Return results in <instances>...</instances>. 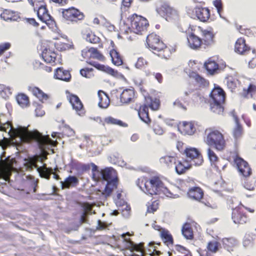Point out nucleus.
Here are the masks:
<instances>
[{"label": "nucleus", "instance_id": "obj_1", "mask_svg": "<svg viewBox=\"0 0 256 256\" xmlns=\"http://www.w3.org/2000/svg\"><path fill=\"white\" fill-rule=\"evenodd\" d=\"M15 134L24 142H36L42 150L49 146H56L58 142L52 140L49 136H44L38 130H29L27 127H18L14 130Z\"/></svg>", "mask_w": 256, "mask_h": 256}, {"label": "nucleus", "instance_id": "obj_2", "mask_svg": "<svg viewBox=\"0 0 256 256\" xmlns=\"http://www.w3.org/2000/svg\"><path fill=\"white\" fill-rule=\"evenodd\" d=\"M136 184L144 193L152 196L160 194L166 188L164 182L158 176L150 178L141 176L136 180Z\"/></svg>", "mask_w": 256, "mask_h": 256}, {"label": "nucleus", "instance_id": "obj_3", "mask_svg": "<svg viewBox=\"0 0 256 256\" xmlns=\"http://www.w3.org/2000/svg\"><path fill=\"white\" fill-rule=\"evenodd\" d=\"M226 99V93L220 86H214L210 94V109L216 114H222L224 104Z\"/></svg>", "mask_w": 256, "mask_h": 256}, {"label": "nucleus", "instance_id": "obj_4", "mask_svg": "<svg viewBox=\"0 0 256 256\" xmlns=\"http://www.w3.org/2000/svg\"><path fill=\"white\" fill-rule=\"evenodd\" d=\"M146 42L148 48L156 52L158 56L165 59L170 57L172 52L170 48L164 43L156 34H149L147 36Z\"/></svg>", "mask_w": 256, "mask_h": 256}, {"label": "nucleus", "instance_id": "obj_5", "mask_svg": "<svg viewBox=\"0 0 256 256\" xmlns=\"http://www.w3.org/2000/svg\"><path fill=\"white\" fill-rule=\"evenodd\" d=\"M126 22L130 30L140 35L146 32L150 26L146 18L136 14L130 16L127 18Z\"/></svg>", "mask_w": 256, "mask_h": 256}, {"label": "nucleus", "instance_id": "obj_6", "mask_svg": "<svg viewBox=\"0 0 256 256\" xmlns=\"http://www.w3.org/2000/svg\"><path fill=\"white\" fill-rule=\"evenodd\" d=\"M207 133L206 143L213 146L218 150H222L226 147V141L222 132L214 128H210L206 130Z\"/></svg>", "mask_w": 256, "mask_h": 256}, {"label": "nucleus", "instance_id": "obj_7", "mask_svg": "<svg viewBox=\"0 0 256 256\" xmlns=\"http://www.w3.org/2000/svg\"><path fill=\"white\" fill-rule=\"evenodd\" d=\"M62 20L68 24H75L84 20L85 15L79 9L71 6L67 8H61Z\"/></svg>", "mask_w": 256, "mask_h": 256}, {"label": "nucleus", "instance_id": "obj_8", "mask_svg": "<svg viewBox=\"0 0 256 256\" xmlns=\"http://www.w3.org/2000/svg\"><path fill=\"white\" fill-rule=\"evenodd\" d=\"M188 15L192 18L197 19L202 22H209L210 18V12L208 8L196 6L187 9Z\"/></svg>", "mask_w": 256, "mask_h": 256}, {"label": "nucleus", "instance_id": "obj_9", "mask_svg": "<svg viewBox=\"0 0 256 256\" xmlns=\"http://www.w3.org/2000/svg\"><path fill=\"white\" fill-rule=\"evenodd\" d=\"M182 154L185 156L186 160L192 165L199 166L204 162L202 156L200 152L196 148L192 147L186 148Z\"/></svg>", "mask_w": 256, "mask_h": 256}, {"label": "nucleus", "instance_id": "obj_10", "mask_svg": "<svg viewBox=\"0 0 256 256\" xmlns=\"http://www.w3.org/2000/svg\"><path fill=\"white\" fill-rule=\"evenodd\" d=\"M156 11L168 22L176 20L179 18L178 12L166 3H162L157 7Z\"/></svg>", "mask_w": 256, "mask_h": 256}, {"label": "nucleus", "instance_id": "obj_11", "mask_svg": "<svg viewBox=\"0 0 256 256\" xmlns=\"http://www.w3.org/2000/svg\"><path fill=\"white\" fill-rule=\"evenodd\" d=\"M196 26H190L186 34L187 44L191 49L198 50L203 48L201 38L195 34Z\"/></svg>", "mask_w": 256, "mask_h": 256}, {"label": "nucleus", "instance_id": "obj_12", "mask_svg": "<svg viewBox=\"0 0 256 256\" xmlns=\"http://www.w3.org/2000/svg\"><path fill=\"white\" fill-rule=\"evenodd\" d=\"M202 38V43L204 48H208L212 46L216 43V34L212 28L208 29H204L202 27L198 26Z\"/></svg>", "mask_w": 256, "mask_h": 256}, {"label": "nucleus", "instance_id": "obj_13", "mask_svg": "<svg viewBox=\"0 0 256 256\" xmlns=\"http://www.w3.org/2000/svg\"><path fill=\"white\" fill-rule=\"evenodd\" d=\"M232 218L236 224H244L249 220L246 212V208L244 206H238L232 210Z\"/></svg>", "mask_w": 256, "mask_h": 256}, {"label": "nucleus", "instance_id": "obj_14", "mask_svg": "<svg viewBox=\"0 0 256 256\" xmlns=\"http://www.w3.org/2000/svg\"><path fill=\"white\" fill-rule=\"evenodd\" d=\"M244 86L240 92V96L243 98H252L256 94V82L250 79H246L244 82Z\"/></svg>", "mask_w": 256, "mask_h": 256}, {"label": "nucleus", "instance_id": "obj_15", "mask_svg": "<svg viewBox=\"0 0 256 256\" xmlns=\"http://www.w3.org/2000/svg\"><path fill=\"white\" fill-rule=\"evenodd\" d=\"M67 98L72 108L78 115L82 116L85 114L84 106L78 96L74 94H68Z\"/></svg>", "mask_w": 256, "mask_h": 256}, {"label": "nucleus", "instance_id": "obj_16", "mask_svg": "<svg viewBox=\"0 0 256 256\" xmlns=\"http://www.w3.org/2000/svg\"><path fill=\"white\" fill-rule=\"evenodd\" d=\"M234 160L241 174L244 177L251 175L252 170L248 162L238 156H235Z\"/></svg>", "mask_w": 256, "mask_h": 256}, {"label": "nucleus", "instance_id": "obj_17", "mask_svg": "<svg viewBox=\"0 0 256 256\" xmlns=\"http://www.w3.org/2000/svg\"><path fill=\"white\" fill-rule=\"evenodd\" d=\"M82 56L86 60L91 58L97 59L100 60H104V56L96 48H86L81 52Z\"/></svg>", "mask_w": 256, "mask_h": 256}, {"label": "nucleus", "instance_id": "obj_18", "mask_svg": "<svg viewBox=\"0 0 256 256\" xmlns=\"http://www.w3.org/2000/svg\"><path fill=\"white\" fill-rule=\"evenodd\" d=\"M136 98V92L134 88H128L123 90L120 95V102L122 104L134 102Z\"/></svg>", "mask_w": 256, "mask_h": 256}, {"label": "nucleus", "instance_id": "obj_19", "mask_svg": "<svg viewBox=\"0 0 256 256\" xmlns=\"http://www.w3.org/2000/svg\"><path fill=\"white\" fill-rule=\"evenodd\" d=\"M37 15L38 18L47 25H52L54 22L46 6H41L38 8L37 10Z\"/></svg>", "mask_w": 256, "mask_h": 256}, {"label": "nucleus", "instance_id": "obj_20", "mask_svg": "<svg viewBox=\"0 0 256 256\" xmlns=\"http://www.w3.org/2000/svg\"><path fill=\"white\" fill-rule=\"evenodd\" d=\"M175 170L178 174H185L188 170L192 167V164L190 163L186 159L178 160L176 162Z\"/></svg>", "mask_w": 256, "mask_h": 256}, {"label": "nucleus", "instance_id": "obj_21", "mask_svg": "<svg viewBox=\"0 0 256 256\" xmlns=\"http://www.w3.org/2000/svg\"><path fill=\"white\" fill-rule=\"evenodd\" d=\"M137 111L140 119L148 126H150L152 120L149 116L148 106L146 104H142Z\"/></svg>", "mask_w": 256, "mask_h": 256}, {"label": "nucleus", "instance_id": "obj_22", "mask_svg": "<svg viewBox=\"0 0 256 256\" xmlns=\"http://www.w3.org/2000/svg\"><path fill=\"white\" fill-rule=\"evenodd\" d=\"M188 196L192 200L200 202L204 197V193L200 188L194 186L189 189L188 192Z\"/></svg>", "mask_w": 256, "mask_h": 256}, {"label": "nucleus", "instance_id": "obj_23", "mask_svg": "<svg viewBox=\"0 0 256 256\" xmlns=\"http://www.w3.org/2000/svg\"><path fill=\"white\" fill-rule=\"evenodd\" d=\"M54 78L63 81L70 82L72 76L69 70L63 68H58L54 71Z\"/></svg>", "mask_w": 256, "mask_h": 256}, {"label": "nucleus", "instance_id": "obj_24", "mask_svg": "<svg viewBox=\"0 0 256 256\" xmlns=\"http://www.w3.org/2000/svg\"><path fill=\"white\" fill-rule=\"evenodd\" d=\"M100 118V123L103 126L106 125H115L120 126H126L127 124L120 120L116 118L111 116L106 117L104 119Z\"/></svg>", "mask_w": 256, "mask_h": 256}, {"label": "nucleus", "instance_id": "obj_25", "mask_svg": "<svg viewBox=\"0 0 256 256\" xmlns=\"http://www.w3.org/2000/svg\"><path fill=\"white\" fill-rule=\"evenodd\" d=\"M179 130L184 134L192 135L196 131V128L192 122H183L180 124Z\"/></svg>", "mask_w": 256, "mask_h": 256}, {"label": "nucleus", "instance_id": "obj_26", "mask_svg": "<svg viewBox=\"0 0 256 256\" xmlns=\"http://www.w3.org/2000/svg\"><path fill=\"white\" fill-rule=\"evenodd\" d=\"M194 226V222L185 223L182 229V232L183 236L187 240H192L194 238L193 226Z\"/></svg>", "mask_w": 256, "mask_h": 256}, {"label": "nucleus", "instance_id": "obj_27", "mask_svg": "<svg viewBox=\"0 0 256 256\" xmlns=\"http://www.w3.org/2000/svg\"><path fill=\"white\" fill-rule=\"evenodd\" d=\"M89 64L98 70L104 72L110 76H115L118 74L117 70H114L108 66L100 64L96 62H90Z\"/></svg>", "mask_w": 256, "mask_h": 256}, {"label": "nucleus", "instance_id": "obj_28", "mask_svg": "<svg viewBox=\"0 0 256 256\" xmlns=\"http://www.w3.org/2000/svg\"><path fill=\"white\" fill-rule=\"evenodd\" d=\"M62 189L70 188L76 186L79 184V180L77 177L73 176H69L64 182H61Z\"/></svg>", "mask_w": 256, "mask_h": 256}, {"label": "nucleus", "instance_id": "obj_29", "mask_svg": "<svg viewBox=\"0 0 256 256\" xmlns=\"http://www.w3.org/2000/svg\"><path fill=\"white\" fill-rule=\"evenodd\" d=\"M177 158L176 154L174 155H166L160 158V162L163 166L172 168L173 165L176 164Z\"/></svg>", "mask_w": 256, "mask_h": 256}, {"label": "nucleus", "instance_id": "obj_30", "mask_svg": "<svg viewBox=\"0 0 256 256\" xmlns=\"http://www.w3.org/2000/svg\"><path fill=\"white\" fill-rule=\"evenodd\" d=\"M234 50L238 54H244L249 51L250 48L246 44V40L244 38H240L236 40L235 43Z\"/></svg>", "mask_w": 256, "mask_h": 256}, {"label": "nucleus", "instance_id": "obj_31", "mask_svg": "<svg viewBox=\"0 0 256 256\" xmlns=\"http://www.w3.org/2000/svg\"><path fill=\"white\" fill-rule=\"evenodd\" d=\"M98 106L103 108H107L110 104V99L108 94L102 90H99L98 92Z\"/></svg>", "mask_w": 256, "mask_h": 256}, {"label": "nucleus", "instance_id": "obj_32", "mask_svg": "<svg viewBox=\"0 0 256 256\" xmlns=\"http://www.w3.org/2000/svg\"><path fill=\"white\" fill-rule=\"evenodd\" d=\"M42 56L47 63L53 64L56 62L57 54L54 52L46 48L42 52Z\"/></svg>", "mask_w": 256, "mask_h": 256}, {"label": "nucleus", "instance_id": "obj_33", "mask_svg": "<svg viewBox=\"0 0 256 256\" xmlns=\"http://www.w3.org/2000/svg\"><path fill=\"white\" fill-rule=\"evenodd\" d=\"M112 180H109L107 182V184L104 188L102 194H104L106 197L110 196L112 190L114 189L117 188L118 184V178H114Z\"/></svg>", "mask_w": 256, "mask_h": 256}, {"label": "nucleus", "instance_id": "obj_34", "mask_svg": "<svg viewBox=\"0 0 256 256\" xmlns=\"http://www.w3.org/2000/svg\"><path fill=\"white\" fill-rule=\"evenodd\" d=\"M225 81L228 88L232 92H235L239 84V80L234 76L228 75L226 77Z\"/></svg>", "mask_w": 256, "mask_h": 256}, {"label": "nucleus", "instance_id": "obj_35", "mask_svg": "<svg viewBox=\"0 0 256 256\" xmlns=\"http://www.w3.org/2000/svg\"><path fill=\"white\" fill-rule=\"evenodd\" d=\"M146 104L152 110H158L160 107V100L158 98L150 96L145 97Z\"/></svg>", "mask_w": 256, "mask_h": 256}, {"label": "nucleus", "instance_id": "obj_36", "mask_svg": "<svg viewBox=\"0 0 256 256\" xmlns=\"http://www.w3.org/2000/svg\"><path fill=\"white\" fill-rule=\"evenodd\" d=\"M28 90L40 101L46 100L48 98V95L36 86H29Z\"/></svg>", "mask_w": 256, "mask_h": 256}, {"label": "nucleus", "instance_id": "obj_37", "mask_svg": "<svg viewBox=\"0 0 256 256\" xmlns=\"http://www.w3.org/2000/svg\"><path fill=\"white\" fill-rule=\"evenodd\" d=\"M110 55L112 63L116 66H120L123 64V59L121 54L115 49L113 48L110 51Z\"/></svg>", "mask_w": 256, "mask_h": 256}, {"label": "nucleus", "instance_id": "obj_38", "mask_svg": "<svg viewBox=\"0 0 256 256\" xmlns=\"http://www.w3.org/2000/svg\"><path fill=\"white\" fill-rule=\"evenodd\" d=\"M0 17L6 21H15L19 18L16 12L10 10H3L0 14Z\"/></svg>", "mask_w": 256, "mask_h": 256}, {"label": "nucleus", "instance_id": "obj_39", "mask_svg": "<svg viewBox=\"0 0 256 256\" xmlns=\"http://www.w3.org/2000/svg\"><path fill=\"white\" fill-rule=\"evenodd\" d=\"M100 174L104 180L107 182L112 180L114 178H118L116 176V171L110 168H106L100 171Z\"/></svg>", "mask_w": 256, "mask_h": 256}, {"label": "nucleus", "instance_id": "obj_40", "mask_svg": "<svg viewBox=\"0 0 256 256\" xmlns=\"http://www.w3.org/2000/svg\"><path fill=\"white\" fill-rule=\"evenodd\" d=\"M190 76L194 80L200 87H206L209 85V82L208 80L194 72L190 73Z\"/></svg>", "mask_w": 256, "mask_h": 256}, {"label": "nucleus", "instance_id": "obj_41", "mask_svg": "<svg viewBox=\"0 0 256 256\" xmlns=\"http://www.w3.org/2000/svg\"><path fill=\"white\" fill-rule=\"evenodd\" d=\"M204 67L209 74H212L218 70L219 65L212 58H210L204 63Z\"/></svg>", "mask_w": 256, "mask_h": 256}, {"label": "nucleus", "instance_id": "obj_42", "mask_svg": "<svg viewBox=\"0 0 256 256\" xmlns=\"http://www.w3.org/2000/svg\"><path fill=\"white\" fill-rule=\"evenodd\" d=\"M236 126L232 130V135L236 140L240 138L244 133V129L242 125L240 124L238 118H235Z\"/></svg>", "mask_w": 256, "mask_h": 256}, {"label": "nucleus", "instance_id": "obj_43", "mask_svg": "<svg viewBox=\"0 0 256 256\" xmlns=\"http://www.w3.org/2000/svg\"><path fill=\"white\" fill-rule=\"evenodd\" d=\"M37 170L41 178L49 180L52 173L53 169L52 168H47L46 164H44L42 166L38 167Z\"/></svg>", "mask_w": 256, "mask_h": 256}, {"label": "nucleus", "instance_id": "obj_44", "mask_svg": "<svg viewBox=\"0 0 256 256\" xmlns=\"http://www.w3.org/2000/svg\"><path fill=\"white\" fill-rule=\"evenodd\" d=\"M84 35L86 40L92 44H98L100 40V38L90 30H86Z\"/></svg>", "mask_w": 256, "mask_h": 256}, {"label": "nucleus", "instance_id": "obj_45", "mask_svg": "<svg viewBox=\"0 0 256 256\" xmlns=\"http://www.w3.org/2000/svg\"><path fill=\"white\" fill-rule=\"evenodd\" d=\"M222 242L224 248L229 252L232 251L238 244L236 240L233 238H224Z\"/></svg>", "mask_w": 256, "mask_h": 256}, {"label": "nucleus", "instance_id": "obj_46", "mask_svg": "<svg viewBox=\"0 0 256 256\" xmlns=\"http://www.w3.org/2000/svg\"><path fill=\"white\" fill-rule=\"evenodd\" d=\"M160 237L164 243L167 246L173 244L174 240L172 236L168 230H162L160 232Z\"/></svg>", "mask_w": 256, "mask_h": 256}, {"label": "nucleus", "instance_id": "obj_47", "mask_svg": "<svg viewBox=\"0 0 256 256\" xmlns=\"http://www.w3.org/2000/svg\"><path fill=\"white\" fill-rule=\"evenodd\" d=\"M54 47L58 51L64 52L71 49L72 46L68 44L62 42L60 40H58L54 42Z\"/></svg>", "mask_w": 256, "mask_h": 256}, {"label": "nucleus", "instance_id": "obj_48", "mask_svg": "<svg viewBox=\"0 0 256 256\" xmlns=\"http://www.w3.org/2000/svg\"><path fill=\"white\" fill-rule=\"evenodd\" d=\"M16 100L18 104L22 107H26L29 105V98L27 96L24 94H20L16 96Z\"/></svg>", "mask_w": 256, "mask_h": 256}, {"label": "nucleus", "instance_id": "obj_49", "mask_svg": "<svg viewBox=\"0 0 256 256\" xmlns=\"http://www.w3.org/2000/svg\"><path fill=\"white\" fill-rule=\"evenodd\" d=\"M172 251L175 254L177 253L180 254L178 256H188L190 254V251L186 248L179 244L174 246Z\"/></svg>", "mask_w": 256, "mask_h": 256}, {"label": "nucleus", "instance_id": "obj_50", "mask_svg": "<svg viewBox=\"0 0 256 256\" xmlns=\"http://www.w3.org/2000/svg\"><path fill=\"white\" fill-rule=\"evenodd\" d=\"M216 170L220 172L222 170H224L227 166V162L224 159L218 158L211 164Z\"/></svg>", "mask_w": 256, "mask_h": 256}, {"label": "nucleus", "instance_id": "obj_51", "mask_svg": "<svg viewBox=\"0 0 256 256\" xmlns=\"http://www.w3.org/2000/svg\"><path fill=\"white\" fill-rule=\"evenodd\" d=\"M11 174V170L10 166H4L0 169V176L6 180H8L10 178Z\"/></svg>", "mask_w": 256, "mask_h": 256}, {"label": "nucleus", "instance_id": "obj_52", "mask_svg": "<svg viewBox=\"0 0 256 256\" xmlns=\"http://www.w3.org/2000/svg\"><path fill=\"white\" fill-rule=\"evenodd\" d=\"M94 70L92 68H84L80 70V74L84 77L90 78L94 76Z\"/></svg>", "mask_w": 256, "mask_h": 256}, {"label": "nucleus", "instance_id": "obj_53", "mask_svg": "<svg viewBox=\"0 0 256 256\" xmlns=\"http://www.w3.org/2000/svg\"><path fill=\"white\" fill-rule=\"evenodd\" d=\"M12 94L10 87L0 84V95L4 98H8Z\"/></svg>", "mask_w": 256, "mask_h": 256}, {"label": "nucleus", "instance_id": "obj_54", "mask_svg": "<svg viewBox=\"0 0 256 256\" xmlns=\"http://www.w3.org/2000/svg\"><path fill=\"white\" fill-rule=\"evenodd\" d=\"M148 64V62L144 58L140 57L135 64V66L137 68L142 69L146 68Z\"/></svg>", "mask_w": 256, "mask_h": 256}, {"label": "nucleus", "instance_id": "obj_55", "mask_svg": "<svg viewBox=\"0 0 256 256\" xmlns=\"http://www.w3.org/2000/svg\"><path fill=\"white\" fill-rule=\"evenodd\" d=\"M218 242L215 240L210 241L208 242L207 246L208 250L212 252H216L218 250Z\"/></svg>", "mask_w": 256, "mask_h": 256}, {"label": "nucleus", "instance_id": "obj_56", "mask_svg": "<svg viewBox=\"0 0 256 256\" xmlns=\"http://www.w3.org/2000/svg\"><path fill=\"white\" fill-rule=\"evenodd\" d=\"M159 203L158 200L152 202L149 206H148L147 212L149 213H153L156 212L158 208Z\"/></svg>", "mask_w": 256, "mask_h": 256}, {"label": "nucleus", "instance_id": "obj_57", "mask_svg": "<svg viewBox=\"0 0 256 256\" xmlns=\"http://www.w3.org/2000/svg\"><path fill=\"white\" fill-rule=\"evenodd\" d=\"M244 186L249 190H254L256 188V180H254L250 181L248 180L244 182Z\"/></svg>", "mask_w": 256, "mask_h": 256}, {"label": "nucleus", "instance_id": "obj_58", "mask_svg": "<svg viewBox=\"0 0 256 256\" xmlns=\"http://www.w3.org/2000/svg\"><path fill=\"white\" fill-rule=\"evenodd\" d=\"M92 172L93 179L96 181H98L100 178V172L98 170L97 166L94 164L92 168Z\"/></svg>", "mask_w": 256, "mask_h": 256}, {"label": "nucleus", "instance_id": "obj_59", "mask_svg": "<svg viewBox=\"0 0 256 256\" xmlns=\"http://www.w3.org/2000/svg\"><path fill=\"white\" fill-rule=\"evenodd\" d=\"M152 128L154 132L156 134L162 135L164 133V130L156 122H154L152 124Z\"/></svg>", "mask_w": 256, "mask_h": 256}, {"label": "nucleus", "instance_id": "obj_60", "mask_svg": "<svg viewBox=\"0 0 256 256\" xmlns=\"http://www.w3.org/2000/svg\"><path fill=\"white\" fill-rule=\"evenodd\" d=\"M208 155L211 164L216 162V160L218 158L215 152L210 148H208Z\"/></svg>", "mask_w": 256, "mask_h": 256}, {"label": "nucleus", "instance_id": "obj_61", "mask_svg": "<svg viewBox=\"0 0 256 256\" xmlns=\"http://www.w3.org/2000/svg\"><path fill=\"white\" fill-rule=\"evenodd\" d=\"M11 44L10 42H4L0 44V56H1L6 50L10 48Z\"/></svg>", "mask_w": 256, "mask_h": 256}, {"label": "nucleus", "instance_id": "obj_62", "mask_svg": "<svg viewBox=\"0 0 256 256\" xmlns=\"http://www.w3.org/2000/svg\"><path fill=\"white\" fill-rule=\"evenodd\" d=\"M188 66L192 70H198V64L197 60H190L188 62Z\"/></svg>", "mask_w": 256, "mask_h": 256}, {"label": "nucleus", "instance_id": "obj_63", "mask_svg": "<svg viewBox=\"0 0 256 256\" xmlns=\"http://www.w3.org/2000/svg\"><path fill=\"white\" fill-rule=\"evenodd\" d=\"M174 105L179 108L186 110V108L184 106V104L182 102V98H178L174 102Z\"/></svg>", "mask_w": 256, "mask_h": 256}, {"label": "nucleus", "instance_id": "obj_64", "mask_svg": "<svg viewBox=\"0 0 256 256\" xmlns=\"http://www.w3.org/2000/svg\"><path fill=\"white\" fill-rule=\"evenodd\" d=\"M35 112L36 116H42L45 114L44 111L40 106H36L35 110Z\"/></svg>", "mask_w": 256, "mask_h": 256}]
</instances>
